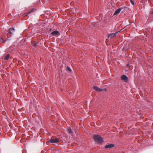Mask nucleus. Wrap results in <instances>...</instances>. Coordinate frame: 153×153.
<instances>
[{
    "label": "nucleus",
    "mask_w": 153,
    "mask_h": 153,
    "mask_svg": "<svg viewBox=\"0 0 153 153\" xmlns=\"http://www.w3.org/2000/svg\"><path fill=\"white\" fill-rule=\"evenodd\" d=\"M68 132L70 134H71L73 133V132L72 131V130L71 129V128L70 127H69L68 128Z\"/></svg>",
    "instance_id": "f8f14e48"
},
{
    "label": "nucleus",
    "mask_w": 153,
    "mask_h": 153,
    "mask_svg": "<svg viewBox=\"0 0 153 153\" xmlns=\"http://www.w3.org/2000/svg\"><path fill=\"white\" fill-rule=\"evenodd\" d=\"M116 33H112L110 34H109L108 35V38H112L116 36Z\"/></svg>",
    "instance_id": "0eeeda50"
},
{
    "label": "nucleus",
    "mask_w": 153,
    "mask_h": 153,
    "mask_svg": "<svg viewBox=\"0 0 153 153\" xmlns=\"http://www.w3.org/2000/svg\"><path fill=\"white\" fill-rule=\"evenodd\" d=\"M34 47H36L37 46V44H38V42H36V43H35L34 42H33L32 43Z\"/></svg>",
    "instance_id": "4468645a"
},
{
    "label": "nucleus",
    "mask_w": 153,
    "mask_h": 153,
    "mask_svg": "<svg viewBox=\"0 0 153 153\" xmlns=\"http://www.w3.org/2000/svg\"><path fill=\"white\" fill-rule=\"evenodd\" d=\"M121 10L120 8H119L116 10L114 13V15H115L119 13L121 11Z\"/></svg>",
    "instance_id": "1a4fd4ad"
},
{
    "label": "nucleus",
    "mask_w": 153,
    "mask_h": 153,
    "mask_svg": "<svg viewBox=\"0 0 153 153\" xmlns=\"http://www.w3.org/2000/svg\"><path fill=\"white\" fill-rule=\"evenodd\" d=\"M93 88L95 90L98 92L102 91L103 90V89L100 88L96 86H93Z\"/></svg>",
    "instance_id": "39448f33"
},
{
    "label": "nucleus",
    "mask_w": 153,
    "mask_h": 153,
    "mask_svg": "<svg viewBox=\"0 0 153 153\" xmlns=\"http://www.w3.org/2000/svg\"><path fill=\"white\" fill-rule=\"evenodd\" d=\"M30 11L31 12V13L33 12L34 11V9H31L30 10Z\"/></svg>",
    "instance_id": "f3484780"
},
{
    "label": "nucleus",
    "mask_w": 153,
    "mask_h": 153,
    "mask_svg": "<svg viewBox=\"0 0 153 153\" xmlns=\"http://www.w3.org/2000/svg\"><path fill=\"white\" fill-rule=\"evenodd\" d=\"M15 32V30L13 27L9 28L8 31L7 36L8 37H10L12 34H13Z\"/></svg>",
    "instance_id": "f03ea898"
},
{
    "label": "nucleus",
    "mask_w": 153,
    "mask_h": 153,
    "mask_svg": "<svg viewBox=\"0 0 153 153\" xmlns=\"http://www.w3.org/2000/svg\"><path fill=\"white\" fill-rule=\"evenodd\" d=\"M10 39H7L6 40H4V39L0 37V42H4L5 41H6L7 40H10Z\"/></svg>",
    "instance_id": "9d476101"
},
{
    "label": "nucleus",
    "mask_w": 153,
    "mask_h": 153,
    "mask_svg": "<svg viewBox=\"0 0 153 153\" xmlns=\"http://www.w3.org/2000/svg\"><path fill=\"white\" fill-rule=\"evenodd\" d=\"M31 13V12L30 11V10L28 11L27 13V14H29L30 13Z\"/></svg>",
    "instance_id": "dca6fc26"
},
{
    "label": "nucleus",
    "mask_w": 153,
    "mask_h": 153,
    "mask_svg": "<svg viewBox=\"0 0 153 153\" xmlns=\"http://www.w3.org/2000/svg\"><path fill=\"white\" fill-rule=\"evenodd\" d=\"M114 146V145L113 144H110L105 146V148L106 149L111 148Z\"/></svg>",
    "instance_id": "423d86ee"
},
{
    "label": "nucleus",
    "mask_w": 153,
    "mask_h": 153,
    "mask_svg": "<svg viewBox=\"0 0 153 153\" xmlns=\"http://www.w3.org/2000/svg\"><path fill=\"white\" fill-rule=\"evenodd\" d=\"M10 55L9 54H7L4 57V59L5 60H7L9 58Z\"/></svg>",
    "instance_id": "9b49d317"
},
{
    "label": "nucleus",
    "mask_w": 153,
    "mask_h": 153,
    "mask_svg": "<svg viewBox=\"0 0 153 153\" xmlns=\"http://www.w3.org/2000/svg\"><path fill=\"white\" fill-rule=\"evenodd\" d=\"M59 32L57 30H55L53 31L51 33V35H52L53 36H54L55 35H58L59 34Z\"/></svg>",
    "instance_id": "6e6552de"
},
{
    "label": "nucleus",
    "mask_w": 153,
    "mask_h": 153,
    "mask_svg": "<svg viewBox=\"0 0 153 153\" xmlns=\"http://www.w3.org/2000/svg\"><path fill=\"white\" fill-rule=\"evenodd\" d=\"M121 79L125 82H127L128 81V78L126 75H123L121 77Z\"/></svg>",
    "instance_id": "20e7f679"
},
{
    "label": "nucleus",
    "mask_w": 153,
    "mask_h": 153,
    "mask_svg": "<svg viewBox=\"0 0 153 153\" xmlns=\"http://www.w3.org/2000/svg\"><path fill=\"white\" fill-rule=\"evenodd\" d=\"M130 1L131 3V4L132 5H134V1L133 0H130Z\"/></svg>",
    "instance_id": "2eb2a0df"
},
{
    "label": "nucleus",
    "mask_w": 153,
    "mask_h": 153,
    "mask_svg": "<svg viewBox=\"0 0 153 153\" xmlns=\"http://www.w3.org/2000/svg\"><path fill=\"white\" fill-rule=\"evenodd\" d=\"M59 141V140L57 138H56L55 139H51L49 140L47 142V143L48 144L49 143H56L58 142Z\"/></svg>",
    "instance_id": "7ed1b4c3"
},
{
    "label": "nucleus",
    "mask_w": 153,
    "mask_h": 153,
    "mask_svg": "<svg viewBox=\"0 0 153 153\" xmlns=\"http://www.w3.org/2000/svg\"><path fill=\"white\" fill-rule=\"evenodd\" d=\"M67 70L68 71H69L70 72H71V68L68 66L67 67Z\"/></svg>",
    "instance_id": "ddd939ff"
},
{
    "label": "nucleus",
    "mask_w": 153,
    "mask_h": 153,
    "mask_svg": "<svg viewBox=\"0 0 153 153\" xmlns=\"http://www.w3.org/2000/svg\"><path fill=\"white\" fill-rule=\"evenodd\" d=\"M93 138L94 140L98 143H102L103 141L102 138L98 135H94Z\"/></svg>",
    "instance_id": "f257e3e1"
},
{
    "label": "nucleus",
    "mask_w": 153,
    "mask_h": 153,
    "mask_svg": "<svg viewBox=\"0 0 153 153\" xmlns=\"http://www.w3.org/2000/svg\"><path fill=\"white\" fill-rule=\"evenodd\" d=\"M152 14H153V11L152 12V13H151Z\"/></svg>",
    "instance_id": "a211bd4d"
}]
</instances>
